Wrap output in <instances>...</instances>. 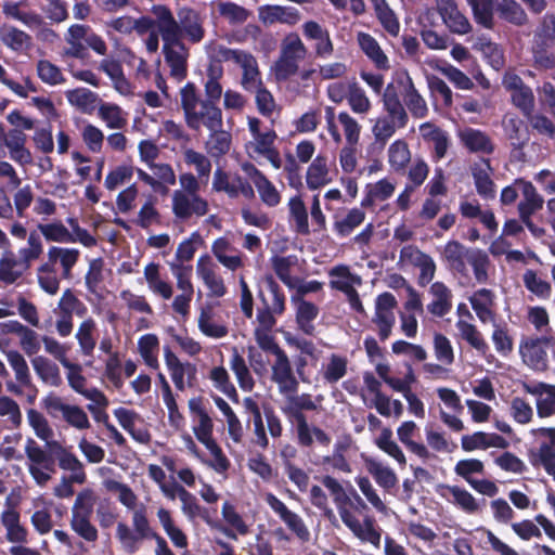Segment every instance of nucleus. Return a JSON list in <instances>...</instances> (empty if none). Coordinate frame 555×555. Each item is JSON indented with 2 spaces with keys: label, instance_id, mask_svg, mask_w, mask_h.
<instances>
[{
  "label": "nucleus",
  "instance_id": "obj_9",
  "mask_svg": "<svg viewBox=\"0 0 555 555\" xmlns=\"http://www.w3.org/2000/svg\"><path fill=\"white\" fill-rule=\"evenodd\" d=\"M171 203L175 217L181 221L189 220L193 215L203 217L209 210L205 198L185 194L181 190L173 192Z\"/></svg>",
  "mask_w": 555,
  "mask_h": 555
},
{
  "label": "nucleus",
  "instance_id": "obj_6",
  "mask_svg": "<svg viewBox=\"0 0 555 555\" xmlns=\"http://www.w3.org/2000/svg\"><path fill=\"white\" fill-rule=\"evenodd\" d=\"M94 498L91 490H83L76 496L72 507L70 528L87 542H95L99 538L98 529L91 522Z\"/></svg>",
  "mask_w": 555,
  "mask_h": 555
},
{
  "label": "nucleus",
  "instance_id": "obj_19",
  "mask_svg": "<svg viewBox=\"0 0 555 555\" xmlns=\"http://www.w3.org/2000/svg\"><path fill=\"white\" fill-rule=\"evenodd\" d=\"M522 389L533 396L546 395L545 398L537 400V413L541 418L555 414V385L539 382L535 384L522 383Z\"/></svg>",
  "mask_w": 555,
  "mask_h": 555
},
{
  "label": "nucleus",
  "instance_id": "obj_49",
  "mask_svg": "<svg viewBox=\"0 0 555 555\" xmlns=\"http://www.w3.org/2000/svg\"><path fill=\"white\" fill-rule=\"evenodd\" d=\"M230 367L237 379L238 386L244 391H251L255 386V380L249 372L245 359L238 353L236 348L233 349Z\"/></svg>",
  "mask_w": 555,
  "mask_h": 555
},
{
  "label": "nucleus",
  "instance_id": "obj_11",
  "mask_svg": "<svg viewBox=\"0 0 555 555\" xmlns=\"http://www.w3.org/2000/svg\"><path fill=\"white\" fill-rule=\"evenodd\" d=\"M272 380L278 385L280 393H297L299 383L294 375L293 367L286 352L275 357V362L272 365Z\"/></svg>",
  "mask_w": 555,
  "mask_h": 555
},
{
  "label": "nucleus",
  "instance_id": "obj_47",
  "mask_svg": "<svg viewBox=\"0 0 555 555\" xmlns=\"http://www.w3.org/2000/svg\"><path fill=\"white\" fill-rule=\"evenodd\" d=\"M261 121L257 117H248V129L256 141L255 151L258 154L266 152V150H271L274 147V141L278 135L273 129H270L266 132L260 131Z\"/></svg>",
  "mask_w": 555,
  "mask_h": 555
},
{
  "label": "nucleus",
  "instance_id": "obj_31",
  "mask_svg": "<svg viewBox=\"0 0 555 555\" xmlns=\"http://www.w3.org/2000/svg\"><path fill=\"white\" fill-rule=\"evenodd\" d=\"M494 293L488 288H480L469 297L472 308L482 323L494 320Z\"/></svg>",
  "mask_w": 555,
  "mask_h": 555
},
{
  "label": "nucleus",
  "instance_id": "obj_43",
  "mask_svg": "<svg viewBox=\"0 0 555 555\" xmlns=\"http://www.w3.org/2000/svg\"><path fill=\"white\" fill-rule=\"evenodd\" d=\"M209 379L212 382L214 387L224 393L232 402H240L238 392L231 382L230 375L224 366L219 365L212 367L209 371Z\"/></svg>",
  "mask_w": 555,
  "mask_h": 555
},
{
  "label": "nucleus",
  "instance_id": "obj_59",
  "mask_svg": "<svg viewBox=\"0 0 555 555\" xmlns=\"http://www.w3.org/2000/svg\"><path fill=\"white\" fill-rule=\"evenodd\" d=\"M95 326V321L92 318H89L80 323L79 328L76 333V338L80 346L81 352L85 356H92L93 350L95 348L96 343L93 337Z\"/></svg>",
  "mask_w": 555,
  "mask_h": 555
},
{
  "label": "nucleus",
  "instance_id": "obj_54",
  "mask_svg": "<svg viewBox=\"0 0 555 555\" xmlns=\"http://www.w3.org/2000/svg\"><path fill=\"white\" fill-rule=\"evenodd\" d=\"M291 218L295 221V230L298 234L308 235L310 233L308 222V211L300 196H294L288 202Z\"/></svg>",
  "mask_w": 555,
  "mask_h": 555
},
{
  "label": "nucleus",
  "instance_id": "obj_44",
  "mask_svg": "<svg viewBox=\"0 0 555 555\" xmlns=\"http://www.w3.org/2000/svg\"><path fill=\"white\" fill-rule=\"evenodd\" d=\"M472 8L474 20L485 28L492 29L494 26L493 12L496 11L499 0H466Z\"/></svg>",
  "mask_w": 555,
  "mask_h": 555
},
{
  "label": "nucleus",
  "instance_id": "obj_30",
  "mask_svg": "<svg viewBox=\"0 0 555 555\" xmlns=\"http://www.w3.org/2000/svg\"><path fill=\"white\" fill-rule=\"evenodd\" d=\"M328 275L331 278H336L330 281V287L344 294L352 289L354 285L360 286L362 284L361 276L352 273L347 264H337L333 267L328 271Z\"/></svg>",
  "mask_w": 555,
  "mask_h": 555
},
{
  "label": "nucleus",
  "instance_id": "obj_57",
  "mask_svg": "<svg viewBox=\"0 0 555 555\" xmlns=\"http://www.w3.org/2000/svg\"><path fill=\"white\" fill-rule=\"evenodd\" d=\"M456 327L460 331L462 338L466 340L467 344H469L474 349L481 353H485L489 349L488 344L483 339L476 325L463 320H459L456 322Z\"/></svg>",
  "mask_w": 555,
  "mask_h": 555
},
{
  "label": "nucleus",
  "instance_id": "obj_58",
  "mask_svg": "<svg viewBox=\"0 0 555 555\" xmlns=\"http://www.w3.org/2000/svg\"><path fill=\"white\" fill-rule=\"evenodd\" d=\"M525 287L541 299H548L552 294L550 282L540 279L534 270L528 269L522 275Z\"/></svg>",
  "mask_w": 555,
  "mask_h": 555
},
{
  "label": "nucleus",
  "instance_id": "obj_20",
  "mask_svg": "<svg viewBox=\"0 0 555 555\" xmlns=\"http://www.w3.org/2000/svg\"><path fill=\"white\" fill-rule=\"evenodd\" d=\"M244 169L249 173L259 193L261 202L268 207H275L281 203V194L275 185L253 164Z\"/></svg>",
  "mask_w": 555,
  "mask_h": 555
},
{
  "label": "nucleus",
  "instance_id": "obj_12",
  "mask_svg": "<svg viewBox=\"0 0 555 555\" xmlns=\"http://www.w3.org/2000/svg\"><path fill=\"white\" fill-rule=\"evenodd\" d=\"M400 96L404 99V88L399 85V76L395 81L389 82L383 94V103L385 111L397 119V126L404 128L409 121V116L400 101Z\"/></svg>",
  "mask_w": 555,
  "mask_h": 555
},
{
  "label": "nucleus",
  "instance_id": "obj_46",
  "mask_svg": "<svg viewBox=\"0 0 555 555\" xmlns=\"http://www.w3.org/2000/svg\"><path fill=\"white\" fill-rule=\"evenodd\" d=\"M38 231L47 242L75 243L76 238L61 220L49 223H38Z\"/></svg>",
  "mask_w": 555,
  "mask_h": 555
},
{
  "label": "nucleus",
  "instance_id": "obj_2",
  "mask_svg": "<svg viewBox=\"0 0 555 555\" xmlns=\"http://www.w3.org/2000/svg\"><path fill=\"white\" fill-rule=\"evenodd\" d=\"M151 12L158 17L159 34L179 41L186 39L192 44L199 43L205 38L204 17L191 7L179 8L177 18L170 8L165 4H154Z\"/></svg>",
  "mask_w": 555,
  "mask_h": 555
},
{
  "label": "nucleus",
  "instance_id": "obj_37",
  "mask_svg": "<svg viewBox=\"0 0 555 555\" xmlns=\"http://www.w3.org/2000/svg\"><path fill=\"white\" fill-rule=\"evenodd\" d=\"M331 181L328 178L327 157L319 154L307 170L306 182L310 190H318Z\"/></svg>",
  "mask_w": 555,
  "mask_h": 555
},
{
  "label": "nucleus",
  "instance_id": "obj_22",
  "mask_svg": "<svg viewBox=\"0 0 555 555\" xmlns=\"http://www.w3.org/2000/svg\"><path fill=\"white\" fill-rule=\"evenodd\" d=\"M0 331L2 334H16L21 338V346L23 350L28 354H36L40 350V341L37 333L23 325L17 320H9L0 323Z\"/></svg>",
  "mask_w": 555,
  "mask_h": 555
},
{
  "label": "nucleus",
  "instance_id": "obj_18",
  "mask_svg": "<svg viewBox=\"0 0 555 555\" xmlns=\"http://www.w3.org/2000/svg\"><path fill=\"white\" fill-rule=\"evenodd\" d=\"M502 128L513 151H519L522 154V150L530 139L524 120L514 113H506L502 118Z\"/></svg>",
  "mask_w": 555,
  "mask_h": 555
},
{
  "label": "nucleus",
  "instance_id": "obj_17",
  "mask_svg": "<svg viewBox=\"0 0 555 555\" xmlns=\"http://www.w3.org/2000/svg\"><path fill=\"white\" fill-rule=\"evenodd\" d=\"M474 248L466 247L459 241L451 240L444 245L442 258L447 263V267L452 272L460 274L461 276H467V261L470 257V250Z\"/></svg>",
  "mask_w": 555,
  "mask_h": 555
},
{
  "label": "nucleus",
  "instance_id": "obj_29",
  "mask_svg": "<svg viewBox=\"0 0 555 555\" xmlns=\"http://www.w3.org/2000/svg\"><path fill=\"white\" fill-rule=\"evenodd\" d=\"M460 139L472 153L492 154L494 152L490 137L479 129L466 128L460 133Z\"/></svg>",
  "mask_w": 555,
  "mask_h": 555
},
{
  "label": "nucleus",
  "instance_id": "obj_24",
  "mask_svg": "<svg viewBox=\"0 0 555 555\" xmlns=\"http://www.w3.org/2000/svg\"><path fill=\"white\" fill-rule=\"evenodd\" d=\"M399 85L404 88V103L415 118H424L428 114V107L424 98L416 90L412 78L405 72L399 76Z\"/></svg>",
  "mask_w": 555,
  "mask_h": 555
},
{
  "label": "nucleus",
  "instance_id": "obj_21",
  "mask_svg": "<svg viewBox=\"0 0 555 555\" xmlns=\"http://www.w3.org/2000/svg\"><path fill=\"white\" fill-rule=\"evenodd\" d=\"M345 526L361 541L370 542L374 546H379L380 533L375 528L373 516H365L361 524L352 514L343 515Z\"/></svg>",
  "mask_w": 555,
  "mask_h": 555
},
{
  "label": "nucleus",
  "instance_id": "obj_39",
  "mask_svg": "<svg viewBox=\"0 0 555 555\" xmlns=\"http://www.w3.org/2000/svg\"><path fill=\"white\" fill-rule=\"evenodd\" d=\"M528 460L535 468L542 466L555 480V450L552 446L542 442L539 449H530L528 451Z\"/></svg>",
  "mask_w": 555,
  "mask_h": 555
},
{
  "label": "nucleus",
  "instance_id": "obj_16",
  "mask_svg": "<svg viewBox=\"0 0 555 555\" xmlns=\"http://www.w3.org/2000/svg\"><path fill=\"white\" fill-rule=\"evenodd\" d=\"M27 135L22 129H9L0 146L8 149L10 158L20 166H28L33 163V154L26 147Z\"/></svg>",
  "mask_w": 555,
  "mask_h": 555
},
{
  "label": "nucleus",
  "instance_id": "obj_55",
  "mask_svg": "<svg viewBox=\"0 0 555 555\" xmlns=\"http://www.w3.org/2000/svg\"><path fill=\"white\" fill-rule=\"evenodd\" d=\"M37 375L52 386H59L62 382L60 370L55 363H52L44 357H36L31 361Z\"/></svg>",
  "mask_w": 555,
  "mask_h": 555
},
{
  "label": "nucleus",
  "instance_id": "obj_28",
  "mask_svg": "<svg viewBox=\"0 0 555 555\" xmlns=\"http://www.w3.org/2000/svg\"><path fill=\"white\" fill-rule=\"evenodd\" d=\"M396 190L395 182L383 178L375 183L365 185V195L361 201L362 208L373 207L377 202H385L390 198Z\"/></svg>",
  "mask_w": 555,
  "mask_h": 555
},
{
  "label": "nucleus",
  "instance_id": "obj_3",
  "mask_svg": "<svg viewBox=\"0 0 555 555\" xmlns=\"http://www.w3.org/2000/svg\"><path fill=\"white\" fill-rule=\"evenodd\" d=\"M285 396L286 403L281 410L288 422L295 425L298 444L304 448H310L313 444L314 436L315 440L321 446H330V435L318 426L310 427L307 416L304 413V411H315L318 409L315 402L312 400V396L309 393Z\"/></svg>",
  "mask_w": 555,
  "mask_h": 555
},
{
  "label": "nucleus",
  "instance_id": "obj_45",
  "mask_svg": "<svg viewBox=\"0 0 555 555\" xmlns=\"http://www.w3.org/2000/svg\"><path fill=\"white\" fill-rule=\"evenodd\" d=\"M214 310L211 306L202 308L198 317V328L207 337L222 338L229 334V328L224 324H218L212 321Z\"/></svg>",
  "mask_w": 555,
  "mask_h": 555
},
{
  "label": "nucleus",
  "instance_id": "obj_35",
  "mask_svg": "<svg viewBox=\"0 0 555 555\" xmlns=\"http://www.w3.org/2000/svg\"><path fill=\"white\" fill-rule=\"evenodd\" d=\"M293 301L297 304L296 308V323L300 331L307 335H312L314 332L313 321L319 314V308L311 301L304 298L293 297Z\"/></svg>",
  "mask_w": 555,
  "mask_h": 555
},
{
  "label": "nucleus",
  "instance_id": "obj_25",
  "mask_svg": "<svg viewBox=\"0 0 555 555\" xmlns=\"http://www.w3.org/2000/svg\"><path fill=\"white\" fill-rule=\"evenodd\" d=\"M420 131L426 142L434 144V160L438 162L444 158L450 146V139L447 131L429 121L422 124Z\"/></svg>",
  "mask_w": 555,
  "mask_h": 555
},
{
  "label": "nucleus",
  "instance_id": "obj_41",
  "mask_svg": "<svg viewBox=\"0 0 555 555\" xmlns=\"http://www.w3.org/2000/svg\"><path fill=\"white\" fill-rule=\"evenodd\" d=\"M410 162L411 152L409 144L404 140H396L389 145L388 163L393 172L404 173Z\"/></svg>",
  "mask_w": 555,
  "mask_h": 555
},
{
  "label": "nucleus",
  "instance_id": "obj_42",
  "mask_svg": "<svg viewBox=\"0 0 555 555\" xmlns=\"http://www.w3.org/2000/svg\"><path fill=\"white\" fill-rule=\"evenodd\" d=\"M417 426L413 421L403 422L397 429L399 440L414 454L423 460L430 457V452L425 444L412 440Z\"/></svg>",
  "mask_w": 555,
  "mask_h": 555
},
{
  "label": "nucleus",
  "instance_id": "obj_1",
  "mask_svg": "<svg viewBox=\"0 0 555 555\" xmlns=\"http://www.w3.org/2000/svg\"><path fill=\"white\" fill-rule=\"evenodd\" d=\"M205 99H202L198 88L188 81L180 89V105L184 121L191 130L198 131L205 126L209 131H217L223 126L222 111L218 102L222 96L220 81L206 80Z\"/></svg>",
  "mask_w": 555,
  "mask_h": 555
},
{
  "label": "nucleus",
  "instance_id": "obj_36",
  "mask_svg": "<svg viewBox=\"0 0 555 555\" xmlns=\"http://www.w3.org/2000/svg\"><path fill=\"white\" fill-rule=\"evenodd\" d=\"M237 64L243 69L241 85L245 91L254 92L255 88L263 85L257 60L251 53L246 52Z\"/></svg>",
  "mask_w": 555,
  "mask_h": 555
},
{
  "label": "nucleus",
  "instance_id": "obj_27",
  "mask_svg": "<svg viewBox=\"0 0 555 555\" xmlns=\"http://www.w3.org/2000/svg\"><path fill=\"white\" fill-rule=\"evenodd\" d=\"M197 274L203 280L204 284L208 287L210 296L222 297L227 293L223 279L216 274L209 256L205 255L199 257L196 266Z\"/></svg>",
  "mask_w": 555,
  "mask_h": 555
},
{
  "label": "nucleus",
  "instance_id": "obj_50",
  "mask_svg": "<svg viewBox=\"0 0 555 555\" xmlns=\"http://www.w3.org/2000/svg\"><path fill=\"white\" fill-rule=\"evenodd\" d=\"M551 48L552 44L533 37L532 56L535 68L545 70L555 68V52L551 51Z\"/></svg>",
  "mask_w": 555,
  "mask_h": 555
},
{
  "label": "nucleus",
  "instance_id": "obj_48",
  "mask_svg": "<svg viewBox=\"0 0 555 555\" xmlns=\"http://www.w3.org/2000/svg\"><path fill=\"white\" fill-rule=\"evenodd\" d=\"M321 482L333 496V501L337 506L340 518L343 519V515L345 514H351L349 508H347V503L349 502V489L345 490L339 481L330 475L323 476Z\"/></svg>",
  "mask_w": 555,
  "mask_h": 555
},
{
  "label": "nucleus",
  "instance_id": "obj_5",
  "mask_svg": "<svg viewBox=\"0 0 555 555\" xmlns=\"http://www.w3.org/2000/svg\"><path fill=\"white\" fill-rule=\"evenodd\" d=\"M41 408L54 421H64L67 425L82 430L90 427L87 413L76 404L66 403L55 392H49L40 402Z\"/></svg>",
  "mask_w": 555,
  "mask_h": 555
},
{
  "label": "nucleus",
  "instance_id": "obj_32",
  "mask_svg": "<svg viewBox=\"0 0 555 555\" xmlns=\"http://www.w3.org/2000/svg\"><path fill=\"white\" fill-rule=\"evenodd\" d=\"M358 43L363 53L374 63L378 69H389V61L387 55L382 50L377 40L367 33L358 34Z\"/></svg>",
  "mask_w": 555,
  "mask_h": 555
},
{
  "label": "nucleus",
  "instance_id": "obj_52",
  "mask_svg": "<svg viewBox=\"0 0 555 555\" xmlns=\"http://www.w3.org/2000/svg\"><path fill=\"white\" fill-rule=\"evenodd\" d=\"M159 347L158 337L155 334H145L139 338L138 349L144 363L152 367H158L157 351Z\"/></svg>",
  "mask_w": 555,
  "mask_h": 555
},
{
  "label": "nucleus",
  "instance_id": "obj_53",
  "mask_svg": "<svg viewBox=\"0 0 555 555\" xmlns=\"http://www.w3.org/2000/svg\"><path fill=\"white\" fill-rule=\"evenodd\" d=\"M467 263L472 267L475 280L479 284H486L489 281L488 270L490 268L491 261L485 250L480 248L470 250V257Z\"/></svg>",
  "mask_w": 555,
  "mask_h": 555
},
{
  "label": "nucleus",
  "instance_id": "obj_63",
  "mask_svg": "<svg viewBox=\"0 0 555 555\" xmlns=\"http://www.w3.org/2000/svg\"><path fill=\"white\" fill-rule=\"evenodd\" d=\"M346 100L353 113L366 114L371 108L369 98L356 80L349 82V92Z\"/></svg>",
  "mask_w": 555,
  "mask_h": 555
},
{
  "label": "nucleus",
  "instance_id": "obj_13",
  "mask_svg": "<svg viewBox=\"0 0 555 555\" xmlns=\"http://www.w3.org/2000/svg\"><path fill=\"white\" fill-rule=\"evenodd\" d=\"M516 184L522 195L521 201L517 205L519 219L532 218V216L541 210L544 205V198L531 181L524 178L516 179Z\"/></svg>",
  "mask_w": 555,
  "mask_h": 555
},
{
  "label": "nucleus",
  "instance_id": "obj_64",
  "mask_svg": "<svg viewBox=\"0 0 555 555\" xmlns=\"http://www.w3.org/2000/svg\"><path fill=\"white\" fill-rule=\"evenodd\" d=\"M369 472L375 479L376 483L386 491H390L398 483V477L395 472L380 463L372 462L369 465Z\"/></svg>",
  "mask_w": 555,
  "mask_h": 555
},
{
  "label": "nucleus",
  "instance_id": "obj_14",
  "mask_svg": "<svg viewBox=\"0 0 555 555\" xmlns=\"http://www.w3.org/2000/svg\"><path fill=\"white\" fill-rule=\"evenodd\" d=\"M438 13L451 33L465 35L472 26L467 17L462 14L455 0H436Z\"/></svg>",
  "mask_w": 555,
  "mask_h": 555
},
{
  "label": "nucleus",
  "instance_id": "obj_61",
  "mask_svg": "<svg viewBox=\"0 0 555 555\" xmlns=\"http://www.w3.org/2000/svg\"><path fill=\"white\" fill-rule=\"evenodd\" d=\"M231 249V244L225 237H219L212 243V254L220 263L230 270H236L242 266L240 256H228L227 251Z\"/></svg>",
  "mask_w": 555,
  "mask_h": 555
},
{
  "label": "nucleus",
  "instance_id": "obj_4",
  "mask_svg": "<svg viewBox=\"0 0 555 555\" xmlns=\"http://www.w3.org/2000/svg\"><path fill=\"white\" fill-rule=\"evenodd\" d=\"M307 48L300 37L292 33L281 44L280 55L273 63L272 72L276 81L284 82L299 72V62L307 55Z\"/></svg>",
  "mask_w": 555,
  "mask_h": 555
},
{
  "label": "nucleus",
  "instance_id": "obj_51",
  "mask_svg": "<svg viewBox=\"0 0 555 555\" xmlns=\"http://www.w3.org/2000/svg\"><path fill=\"white\" fill-rule=\"evenodd\" d=\"M364 219L365 212L361 208H352L343 219L334 222L333 230L338 236L346 237L362 224Z\"/></svg>",
  "mask_w": 555,
  "mask_h": 555
},
{
  "label": "nucleus",
  "instance_id": "obj_62",
  "mask_svg": "<svg viewBox=\"0 0 555 555\" xmlns=\"http://www.w3.org/2000/svg\"><path fill=\"white\" fill-rule=\"evenodd\" d=\"M99 116L111 129H122L127 126V118L116 104L102 103L99 107Z\"/></svg>",
  "mask_w": 555,
  "mask_h": 555
},
{
  "label": "nucleus",
  "instance_id": "obj_8",
  "mask_svg": "<svg viewBox=\"0 0 555 555\" xmlns=\"http://www.w3.org/2000/svg\"><path fill=\"white\" fill-rule=\"evenodd\" d=\"M163 40V54L170 68V75L178 81L188 75L189 50L183 41L159 34Z\"/></svg>",
  "mask_w": 555,
  "mask_h": 555
},
{
  "label": "nucleus",
  "instance_id": "obj_33",
  "mask_svg": "<svg viewBox=\"0 0 555 555\" xmlns=\"http://www.w3.org/2000/svg\"><path fill=\"white\" fill-rule=\"evenodd\" d=\"M243 405L246 410V412H249L253 415V424H254V435L255 439L253 440V443L262 450L268 449L269 447V439L266 433L263 420L261 410L259 408V404L256 400H254L251 397H246L243 400Z\"/></svg>",
  "mask_w": 555,
  "mask_h": 555
},
{
  "label": "nucleus",
  "instance_id": "obj_34",
  "mask_svg": "<svg viewBox=\"0 0 555 555\" xmlns=\"http://www.w3.org/2000/svg\"><path fill=\"white\" fill-rule=\"evenodd\" d=\"M0 41L14 52H22L31 46V36L15 26H0Z\"/></svg>",
  "mask_w": 555,
  "mask_h": 555
},
{
  "label": "nucleus",
  "instance_id": "obj_15",
  "mask_svg": "<svg viewBox=\"0 0 555 555\" xmlns=\"http://www.w3.org/2000/svg\"><path fill=\"white\" fill-rule=\"evenodd\" d=\"M258 20L264 25L270 26L275 23L296 25L301 15L294 7H284L279 4H264L258 8Z\"/></svg>",
  "mask_w": 555,
  "mask_h": 555
},
{
  "label": "nucleus",
  "instance_id": "obj_26",
  "mask_svg": "<svg viewBox=\"0 0 555 555\" xmlns=\"http://www.w3.org/2000/svg\"><path fill=\"white\" fill-rule=\"evenodd\" d=\"M52 450H54V454L59 461V466L62 469L70 470L73 474L70 475L72 480L75 483H83L86 481V473L83 469L82 463L78 460V457L64 449L57 441H52L48 443Z\"/></svg>",
  "mask_w": 555,
  "mask_h": 555
},
{
  "label": "nucleus",
  "instance_id": "obj_56",
  "mask_svg": "<svg viewBox=\"0 0 555 555\" xmlns=\"http://www.w3.org/2000/svg\"><path fill=\"white\" fill-rule=\"evenodd\" d=\"M442 489L448 490L453 496V504L459 506L467 514H476L479 511V505L476 499L466 489L459 486L441 485Z\"/></svg>",
  "mask_w": 555,
  "mask_h": 555
},
{
  "label": "nucleus",
  "instance_id": "obj_38",
  "mask_svg": "<svg viewBox=\"0 0 555 555\" xmlns=\"http://www.w3.org/2000/svg\"><path fill=\"white\" fill-rule=\"evenodd\" d=\"M413 253H417L418 254V260L416 262V266L420 267V276H418V283L422 285V286H425L426 284H428L435 276V272H436V264H435V261L434 259L425 254V253H422L421 250H418L416 247L414 246H404L401 251H400V257L401 258H409L412 256Z\"/></svg>",
  "mask_w": 555,
  "mask_h": 555
},
{
  "label": "nucleus",
  "instance_id": "obj_40",
  "mask_svg": "<svg viewBox=\"0 0 555 555\" xmlns=\"http://www.w3.org/2000/svg\"><path fill=\"white\" fill-rule=\"evenodd\" d=\"M495 12L501 20L515 26H524L528 22L527 13L516 0H499Z\"/></svg>",
  "mask_w": 555,
  "mask_h": 555
},
{
  "label": "nucleus",
  "instance_id": "obj_23",
  "mask_svg": "<svg viewBox=\"0 0 555 555\" xmlns=\"http://www.w3.org/2000/svg\"><path fill=\"white\" fill-rule=\"evenodd\" d=\"M304 36L309 40H317L314 51L318 57H328L334 52V44L330 31L315 21H308L302 25Z\"/></svg>",
  "mask_w": 555,
  "mask_h": 555
},
{
  "label": "nucleus",
  "instance_id": "obj_60",
  "mask_svg": "<svg viewBox=\"0 0 555 555\" xmlns=\"http://www.w3.org/2000/svg\"><path fill=\"white\" fill-rule=\"evenodd\" d=\"M376 446L393 457L400 466H405L406 459L400 447L392 440V431L390 428H384L376 439Z\"/></svg>",
  "mask_w": 555,
  "mask_h": 555
},
{
  "label": "nucleus",
  "instance_id": "obj_7",
  "mask_svg": "<svg viewBox=\"0 0 555 555\" xmlns=\"http://www.w3.org/2000/svg\"><path fill=\"white\" fill-rule=\"evenodd\" d=\"M555 348V337H526L519 344L524 363L535 372H546L550 366L547 351Z\"/></svg>",
  "mask_w": 555,
  "mask_h": 555
},
{
  "label": "nucleus",
  "instance_id": "obj_10",
  "mask_svg": "<svg viewBox=\"0 0 555 555\" xmlns=\"http://www.w3.org/2000/svg\"><path fill=\"white\" fill-rule=\"evenodd\" d=\"M267 503L271 509L279 515L281 520L287 526V528L296 534V537L302 541L308 542L310 540V531L307 528L302 518L288 509L283 501L272 493L267 495Z\"/></svg>",
  "mask_w": 555,
  "mask_h": 555
}]
</instances>
